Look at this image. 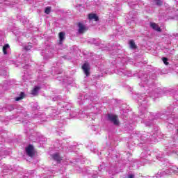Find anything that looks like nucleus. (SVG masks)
Returning <instances> with one entry per match:
<instances>
[{"label":"nucleus","mask_w":178,"mask_h":178,"mask_svg":"<svg viewBox=\"0 0 178 178\" xmlns=\"http://www.w3.org/2000/svg\"><path fill=\"white\" fill-rule=\"evenodd\" d=\"M32 108L33 111H38L39 109L38 103H33L32 104Z\"/></svg>","instance_id":"obj_28"},{"label":"nucleus","mask_w":178,"mask_h":178,"mask_svg":"<svg viewBox=\"0 0 178 178\" xmlns=\"http://www.w3.org/2000/svg\"><path fill=\"white\" fill-rule=\"evenodd\" d=\"M29 138H30V140H33L32 138H33V135H31L30 136H29Z\"/></svg>","instance_id":"obj_42"},{"label":"nucleus","mask_w":178,"mask_h":178,"mask_svg":"<svg viewBox=\"0 0 178 178\" xmlns=\"http://www.w3.org/2000/svg\"><path fill=\"white\" fill-rule=\"evenodd\" d=\"M82 69L86 76H88V75L90 74V64L88 63H85L82 66Z\"/></svg>","instance_id":"obj_13"},{"label":"nucleus","mask_w":178,"mask_h":178,"mask_svg":"<svg viewBox=\"0 0 178 178\" xmlns=\"http://www.w3.org/2000/svg\"><path fill=\"white\" fill-rule=\"evenodd\" d=\"M19 3V0H4L0 2V12H5L8 6H9L10 8H12L13 6H15L16 3Z\"/></svg>","instance_id":"obj_7"},{"label":"nucleus","mask_w":178,"mask_h":178,"mask_svg":"<svg viewBox=\"0 0 178 178\" xmlns=\"http://www.w3.org/2000/svg\"><path fill=\"white\" fill-rule=\"evenodd\" d=\"M167 155H172V154H176L178 156V146L176 145H172L169 152H166Z\"/></svg>","instance_id":"obj_12"},{"label":"nucleus","mask_w":178,"mask_h":178,"mask_svg":"<svg viewBox=\"0 0 178 178\" xmlns=\"http://www.w3.org/2000/svg\"><path fill=\"white\" fill-rule=\"evenodd\" d=\"M3 44V31H0V45Z\"/></svg>","instance_id":"obj_26"},{"label":"nucleus","mask_w":178,"mask_h":178,"mask_svg":"<svg viewBox=\"0 0 178 178\" xmlns=\"http://www.w3.org/2000/svg\"><path fill=\"white\" fill-rule=\"evenodd\" d=\"M165 156V155L162 154L161 156L159 155L157 156V159H159V161H162V158H163Z\"/></svg>","instance_id":"obj_33"},{"label":"nucleus","mask_w":178,"mask_h":178,"mask_svg":"<svg viewBox=\"0 0 178 178\" xmlns=\"http://www.w3.org/2000/svg\"><path fill=\"white\" fill-rule=\"evenodd\" d=\"M154 3H156L157 5V6H161V5H162L163 1L162 0H153Z\"/></svg>","instance_id":"obj_30"},{"label":"nucleus","mask_w":178,"mask_h":178,"mask_svg":"<svg viewBox=\"0 0 178 178\" xmlns=\"http://www.w3.org/2000/svg\"><path fill=\"white\" fill-rule=\"evenodd\" d=\"M19 113H24V109L22 108L21 111H18Z\"/></svg>","instance_id":"obj_40"},{"label":"nucleus","mask_w":178,"mask_h":178,"mask_svg":"<svg viewBox=\"0 0 178 178\" xmlns=\"http://www.w3.org/2000/svg\"><path fill=\"white\" fill-rule=\"evenodd\" d=\"M24 60L25 62H27V59H26V58H25V59H24Z\"/></svg>","instance_id":"obj_43"},{"label":"nucleus","mask_w":178,"mask_h":178,"mask_svg":"<svg viewBox=\"0 0 178 178\" xmlns=\"http://www.w3.org/2000/svg\"><path fill=\"white\" fill-rule=\"evenodd\" d=\"M137 13L136 11H131L129 14V19H134L135 16H136Z\"/></svg>","instance_id":"obj_22"},{"label":"nucleus","mask_w":178,"mask_h":178,"mask_svg":"<svg viewBox=\"0 0 178 178\" xmlns=\"http://www.w3.org/2000/svg\"><path fill=\"white\" fill-rule=\"evenodd\" d=\"M58 136H60V133H58Z\"/></svg>","instance_id":"obj_50"},{"label":"nucleus","mask_w":178,"mask_h":178,"mask_svg":"<svg viewBox=\"0 0 178 178\" xmlns=\"http://www.w3.org/2000/svg\"><path fill=\"white\" fill-rule=\"evenodd\" d=\"M139 79H140V83L139 86L142 88H145L146 90L147 93L148 94L149 97L152 98H158L161 94V91L158 92L159 89H156L154 91H151V89H149L151 86L154 84V80L156 79V74L152 72L149 73H144V72H139L138 73Z\"/></svg>","instance_id":"obj_1"},{"label":"nucleus","mask_w":178,"mask_h":178,"mask_svg":"<svg viewBox=\"0 0 178 178\" xmlns=\"http://www.w3.org/2000/svg\"><path fill=\"white\" fill-rule=\"evenodd\" d=\"M28 122H29V121H26V123H28Z\"/></svg>","instance_id":"obj_51"},{"label":"nucleus","mask_w":178,"mask_h":178,"mask_svg":"<svg viewBox=\"0 0 178 178\" xmlns=\"http://www.w3.org/2000/svg\"><path fill=\"white\" fill-rule=\"evenodd\" d=\"M122 63H124V61H122Z\"/></svg>","instance_id":"obj_49"},{"label":"nucleus","mask_w":178,"mask_h":178,"mask_svg":"<svg viewBox=\"0 0 178 178\" xmlns=\"http://www.w3.org/2000/svg\"><path fill=\"white\" fill-rule=\"evenodd\" d=\"M175 1L177 8L174 7L172 10V8H170L169 5L165 4V12L162 13L165 20H167V19H175V20L178 19V0Z\"/></svg>","instance_id":"obj_5"},{"label":"nucleus","mask_w":178,"mask_h":178,"mask_svg":"<svg viewBox=\"0 0 178 178\" xmlns=\"http://www.w3.org/2000/svg\"><path fill=\"white\" fill-rule=\"evenodd\" d=\"M73 106V105L70 103V102H61L59 103L58 108L60 109V108H62L60 111H57L56 110H53L52 114H51V118L53 119H58V118H59L58 116V115H59V113L63 112V111H65V112H67V113L70 114V118H79L80 119H83V118H84V114H81V113H79L77 115V113L76 112H72V113H71L70 112L72 111V107Z\"/></svg>","instance_id":"obj_3"},{"label":"nucleus","mask_w":178,"mask_h":178,"mask_svg":"<svg viewBox=\"0 0 178 178\" xmlns=\"http://www.w3.org/2000/svg\"><path fill=\"white\" fill-rule=\"evenodd\" d=\"M95 126H92V129H95Z\"/></svg>","instance_id":"obj_44"},{"label":"nucleus","mask_w":178,"mask_h":178,"mask_svg":"<svg viewBox=\"0 0 178 178\" xmlns=\"http://www.w3.org/2000/svg\"><path fill=\"white\" fill-rule=\"evenodd\" d=\"M24 97V92H21L19 95V97H17L15 98V101H20V99H23Z\"/></svg>","instance_id":"obj_27"},{"label":"nucleus","mask_w":178,"mask_h":178,"mask_svg":"<svg viewBox=\"0 0 178 178\" xmlns=\"http://www.w3.org/2000/svg\"><path fill=\"white\" fill-rule=\"evenodd\" d=\"M128 178H134V175H129Z\"/></svg>","instance_id":"obj_39"},{"label":"nucleus","mask_w":178,"mask_h":178,"mask_svg":"<svg viewBox=\"0 0 178 178\" xmlns=\"http://www.w3.org/2000/svg\"><path fill=\"white\" fill-rule=\"evenodd\" d=\"M148 95L141 94L138 96V102L139 104V118L141 123H145V126H152L154 115L151 113L147 112V99H145Z\"/></svg>","instance_id":"obj_2"},{"label":"nucleus","mask_w":178,"mask_h":178,"mask_svg":"<svg viewBox=\"0 0 178 178\" xmlns=\"http://www.w3.org/2000/svg\"><path fill=\"white\" fill-rule=\"evenodd\" d=\"M26 152L28 156L33 158V156L35 154L34 151V146H33V145H29L28 147H26Z\"/></svg>","instance_id":"obj_10"},{"label":"nucleus","mask_w":178,"mask_h":178,"mask_svg":"<svg viewBox=\"0 0 178 178\" xmlns=\"http://www.w3.org/2000/svg\"><path fill=\"white\" fill-rule=\"evenodd\" d=\"M58 99H60V97L59 96L53 98V101H58Z\"/></svg>","instance_id":"obj_36"},{"label":"nucleus","mask_w":178,"mask_h":178,"mask_svg":"<svg viewBox=\"0 0 178 178\" xmlns=\"http://www.w3.org/2000/svg\"><path fill=\"white\" fill-rule=\"evenodd\" d=\"M59 40H60L59 44H62V42L65 40V33L60 32L59 33Z\"/></svg>","instance_id":"obj_21"},{"label":"nucleus","mask_w":178,"mask_h":178,"mask_svg":"<svg viewBox=\"0 0 178 178\" xmlns=\"http://www.w3.org/2000/svg\"><path fill=\"white\" fill-rule=\"evenodd\" d=\"M98 169H99V172H104V171H105V164H102V165H99V167L98 168Z\"/></svg>","instance_id":"obj_29"},{"label":"nucleus","mask_w":178,"mask_h":178,"mask_svg":"<svg viewBox=\"0 0 178 178\" xmlns=\"http://www.w3.org/2000/svg\"><path fill=\"white\" fill-rule=\"evenodd\" d=\"M150 27H152V29H153V30H155L156 31H161V28L156 23L151 22Z\"/></svg>","instance_id":"obj_18"},{"label":"nucleus","mask_w":178,"mask_h":178,"mask_svg":"<svg viewBox=\"0 0 178 178\" xmlns=\"http://www.w3.org/2000/svg\"><path fill=\"white\" fill-rule=\"evenodd\" d=\"M65 119H69V117H66Z\"/></svg>","instance_id":"obj_46"},{"label":"nucleus","mask_w":178,"mask_h":178,"mask_svg":"<svg viewBox=\"0 0 178 178\" xmlns=\"http://www.w3.org/2000/svg\"><path fill=\"white\" fill-rule=\"evenodd\" d=\"M92 115H94V113H90L89 115H86L87 118H91V116H92Z\"/></svg>","instance_id":"obj_37"},{"label":"nucleus","mask_w":178,"mask_h":178,"mask_svg":"<svg viewBox=\"0 0 178 178\" xmlns=\"http://www.w3.org/2000/svg\"><path fill=\"white\" fill-rule=\"evenodd\" d=\"M46 15H49L51 13V7H47L44 10Z\"/></svg>","instance_id":"obj_31"},{"label":"nucleus","mask_w":178,"mask_h":178,"mask_svg":"<svg viewBox=\"0 0 178 178\" xmlns=\"http://www.w3.org/2000/svg\"><path fill=\"white\" fill-rule=\"evenodd\" d=\"M145 154V152H142V154H141V157L142 158H144V154Z\"/></svg>","instance_id":"obj_41"},{"label":"nucleus","mask_w":178,"mask_h":178,"mask_svg":"<svg viewBox=\"0 0 178 178\" xmlns=\"http://www.w3.org/2000/svg\"><path fill=\"white\" fill-rule=\"evenodd\" d=\"M173 108V106H170V107L168 108V111H170V112H174L175 111V108L172 109Z\"/></svg>","instance_id":"obj_34"},{"label":"nucleus","mask_w":178,"mask_h":178,"mask_svg":"<svg viewBox=\"0 0 178 178\" xmlns=\"http://www.w3.org/2000/svg\"><path fill=\"white\" fill-rule=\"evenodd\" d=\"M13 109H15V106H13V105L8 106V110L10 111H13Z\"/></svg>","instance_id":"obj_35"},{"label":"nucleus","mask_w":178,"mask_h":178,"mask_svg":"<svg viewBox=\"0 0 178 178\" xmlns=\"http://www.w3.org/2000/svg\"><path fill=\"white\" fill-rule=\"evenodd\" d=\"M25 51H30L33 48V44L28 43L24 47Z\"/></svg>","instance_id":"obj_23"},{"label":"nucleus","mask_w":178,"mask_h":178,"mask_svg":"<svg viewBox=\"0 0 178 178\" xmlns=\"http://www.w3.org/2000/svg\"><path fill=\"white\" fill-rule=\"evenodd\" d=\"M129 47L131 49H136L137 48V46H136V43L133 40H131L129 42Z\"/></svg>","instance_id":"obj_24"},{"label":"nucleus","mask_w":178,"mask_h":178,"mask_svg":"<svg viewBox=\"0 0 178 178\" xmlns=\"http://www.w3.org/2000/svg\"><path fill=\"white\" fill-rule=\"evenodd\" d=\"M108 119L111 123H113V124H115V126H118V124H119V120L118 119V116L113 114H108Z\"/></svg>","instance_id":"obj_11"},{"label":"nucleus","mask_w":178,"mask_h":178,"mask_svg":"<svg viewBox=\"0 0 178 178\" xmlns=\"http://www.w3.org/2000/svg\"><path fill=\"white\" fill-rule=\"evenodd\" d=\"M44 58H47V56H44Z\"/></svg>","instance_id":"obj_48"},{"label":"nucleus","mask_w":178,"mask_h":178,"mask_svg":"<svg viewBox=\"0 0 178 178\" xmlns=\"http://www.w3.org/2000/svg\"><path fill=\"white\" fill-rule=\"evenodd\" d=\"M78 27H79V33H80L81 34L84 33V31H86V26L81 22H79L78 24Z\"/></svg>","instance_id":"obj_17"},{"label":"nucleus","mask_w":178,"mask_h":178,"mask_svg":"<svg viewBox=\"0 0 178 178\" xmlns=\"http://www.w3.org/2000/svg\"><path fill=\"white\" fill-rule=\"evenodd\" d=\"M163 62L166 65H169V63L168 62V59L166 58H165V57L163 58Z\"/></svg>","instance_id":"obj_32"},{"label":"nucleus","mask_w":178,"mask_h":178,"mask_svg":"<svg viewBox=\"0 0 178 178\" xmlns=\"http://www.w3.org/2000/svg\"><path fill=\"white\" fill-rule=\"evenodd\" d=\"M1 76H6V70L3 71V73L1 74Z\"/></svg>","instance_id":"obj_38"},{"label":"nucleus","mask_w":178,"mask_h":178,"mask_svg":"<svg viewBox=\"0 0 178 178\" xmlns=\"http://www.w3.org/2000/svg\"><path fill=\"white\" fill-rule=\"evenodd\" d=\"M158 135L156 133L147 134V132H144L143 134H140V131H136L133 138H135L137 141H140V144H145L147 141H150L151 143H156L158 140L156 139Z\"/></svg>","instance_id":"obj_4"},{"label":"nucleus","mask_w":178,"mask_h":178,"mask_svg":"<svg viewBox=\"0 0 178 178\" xmlns=\"http://www.w3.org/2000/svg\"><path fill=\"white\" fill-rule=\"evenodd\" d=\"M40 87L35 86L31 91L32 95H37L38 94V91H40Z\"/></svg>","instance_id":"obj_20"},{"label":"nucleus","mask_w":178,"mask_h":178,"mask_svg":"<svg viewBox=\"0 0 178 178\" xmlns=\"http://www.w3.org/2000/svg\"><path fill=\"white\" fill-rule=\"evenodd\" d=\"M118 74H120V76H122L124 74V76H127V77H131L133 76L131 71L126 69H122V68H120L118 71Z\"/></svg>","instance_id":"obj_9"},{"label":"nucleus","mask_w":178,"mask_h":178,"mask_svg":"<svg viewBox=\"0 0 178 178\" xmlns=\"http://www.w3.org/2000/svg\"><path fill=\"white\" fill-rule=\"evenodd\" d=\"M89 20H95V22H98V16L96 14H89L88 15Z\"/></svg>","instance_id":"obj_19"},{"label":"nucleus","mask_w":178,"mask_h":178,"mask_svg":"<svg viewBox=\"0 0 178 178\" xmlns=\"http://www.w3.org/2000/svg\"><path fill=\"white\" fill-rule=\"evenodd\" d=\"M172 173H178V168L176 165H172L165 170H160L156 175V177H163V176L172 175Z\"/></svg>","instance_id":"obj_6"},{"label":"nucleus","mask_w":178,"mask_h":178,"mask_svg":"<svg viewBox=\"0 0 178 178\" xmlns=\"http://www.w3.org/2000/svg\"><path fill=\"white\" fill-rule=\"evenodd\" d=\"M9 51H10V47H9V44H6L3 47V52L4 55H9Z\"/></svg>","instance_id":"obj_16"},{"label":"nucleus","mask_w":178,"mask_h":178,"mask_svg":"<svg viewBox=\"0 0 178 178\" xmlns=\"http://www.w3.org/2000/svg\"><path fill=\"white\" fill-rule=\"evenodd\" d=\"M22 58H24V55H22Z\"/></svg>","instance_id":"obj_47"},{"label":"nucleus","mask_w":178,"mask_h":178,"mask_svg":"<svg viewBox=\"0 0 178 178\" xmlns=\"http://www.w3.org/2000/svg\"><path fill=\"white\" fill-rule=\"evenodd\" d=\"M52 158L54 161H57V163H60V161H62V157H60V155L58 152L55 153L54 154H52Z\"/></svg>","instance_id":"obj_14"},{"label":"nucleus","mask_w":178,"mask_h":178,"mask_svg":"<svg viewBox=\"0 0 178 178\" xmlns=\"http://www.w3.org/2000/svg\"><path fill=\"white\" fill-rule=\"evenodd\" d=\"M136 145H140V143H136Z\"/></svg>","instance_id":"obj_45"},{"label":"nucleus","mask_w":178,"mask_h":178,"mask_svg":"<svg viewBox=\"0 0 178 178\" xmlns=\"http://www.w3.org/2000/svg\"><path fill=\"white\" fill-rule=\"evenodd\" d=\"M1 169L2 170V173H1L2 177L1 178H8L6 177V173H9V172L12 170V166L6 164H3L1 167Z\"/></svg>","instance_id":"obj_8"},{"label":"nucleus","mask_w":178,"mask_h":178,"mask_svg":"<svg viewBox=\"0 0 178 178\" xmlns=\"http://www.w3.org/2000/svg\"><path fill=\"white\" fill-rule=\"evenodd\" d=\"M17 19H18V20H19V22L24 24H26V23L28 22L27 18L25 16H22L20 15L17 16Z\"/></svg>","instance_id":"obj_15"},{"label":"nucleus","mask_w":178,"mask_h":178,"mask_svg":"<svg viewBox=\"0 0 178 178\" xmlns=\"http://www.w3.org/2000/svg\"><path fill=\"white\" fill-rule=\"evenodd\" d=\"M84 96L81 95L78 97V104H79V105H82V104L84 102Z\"/></svg>","instance_id":"obj_25"}]
</instances>
